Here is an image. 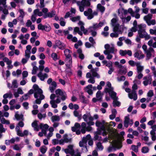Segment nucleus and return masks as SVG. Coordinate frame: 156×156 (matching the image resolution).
Masks as SVG:
<instances>
[{"mask_svg":"<svg viewBox=\"0 0 156 156\" xmlns=\"http://www.w3.org/2000/svg\"><path fill=\"white\" fill-rule=\"evenodd\" d=\"M118 20L113 18L111 20V25L113 27V31H118L119 33L122 34L125 29H126L124 24L120 26L118 22Z\"/></svg>","mask_w":156,"mask_h":156,"instance_id":"nucleus-1","label":"nucleus"},{"mask_svg":"<svg viewBox=\"0 0 156 156\" xmlns=\"http://www.w3.org/2000/svg\"><path fill=\"white\" fill-rule=\"evenodd\" d=\"M138 32L139 37L141 38H145V40L150 38V37L146 31L145 28L146 25L145 24H141L138 25Z\"/></svg>","mask_w":156,"mask_h":156,"instance_id":"nucleus-2","label":"nucleus"},{"mask_svg":"<svg viewBox=\"0 0 156 156\" xmlns=\"http://www.w3.org/2000/svg\"><path fill=\"white\" fill-rule=\"evenodd\" d=\"M33 88L34 89V97L37 98L36 99L42 100L44 98V96L43 94V91L38 86L37 84H34L33 86Z\"/></svg>","mask_w":156,"mask_h":156,"instance_id":"nucleus-3","label":"nucleus"},{"mask_svg":"<svg viewBox=\"0 0 156 156\" xmlns=\"http://www.w3.org/2000/svg\"><path fill=\"white\" fill-rule=\"evenodd\" d=\"M73 147V145H69L68 146L67 148H63L62 150L67 154L69 153L71 156H81L80 152L78 151L75 152Z\"/></svg>","mask_w":156,"mask_h":156,"instance_id":"nucleus-4","label":"nucleus"},{"mask_svg":"<svg viewBox=\"0 0 156 156\" xmlns=\"http://www.w3.org/2000/svg\"><path fill=\"white\" fill-rule=\"evenodd\" d=\"M93 121L89 120L87 122V124L89 125L86 126L87 125L85 122H82L81 126V132L83 134L85 133L86 131H91L92 128L90 126L93 125L94 123L93 122Z\"/></svg>","mask_w":156,"mask_h":156,"instance_id":"nucleus-5","label":"nucleus"},{"mask_svg":"<svg viewBox=\"0 0 156 156\" xmlns=\"http://www.w3.org/2000/svg\"><path fill=\"white\" fill-rule=\"evenodd\" d=\"M56 97V95L55 94H52L50 96V98L51 100L50 102V104L51 105V107L54 108L57 107V104L61 102V99L59 98H57L56 100H54Z\"/></svg>","mask_w":156,"mask_h":156,"instance_id":"nucleus-6","label":"nucleus"},{"mask_svg":"<svg viewBox=\"0 0 156 156\" xmlns=\"http://www.w3.org/2000/svg\"><path fill=\"white\" fill-rule=\"evenodd\" d=\"M122 145L121 143L119 142V140H114L112 142L110 145L107 149V151L108 152H112L114 148H117L119 149L121 148Z\"/></svg>","mask_w":156,"mask_h":156,"instance_id":"nucleus-7","label":"nucleus"},{"mask_svg":"<svg viewBox=\"0 0 156 156\" xmlns=\"http://www.w3.org/2000/svg\"><path fill=\"white\" fill-rule=\"evenodd\" d=\"M90 2L88 0H82L77 2V5L79 7L80 11L83 12L84 10V7L90 6Z\"/></svg>","mask_w":156,"mask_h":156,"instance_id":"nucleus-8","label":"nucleus"},{"mask_svg":"<svg viewBox=\"0 0 156 156\" xmlns=\"http://www.w3.org/2000/svg\"><path fill=\"white\" fill-rule=\"evenodd\" d=\"M84 14L85 16H87L88 20H91L94 16L97 15L98 12L96 11H94L93 12L92 9L90 8H89L87 10L84 11Z\"/></svg>","mask_w":156,"mask_h":156,"instance_id":"nucleus-9","label":"nucleus"},{"mask_svg":"<svg viewBox=\"0 0 156 156\" xmlns=\"http://www.w3.org/2000/svg\"><path fill=\"white\" fill-rule=\"evenodd\" d=\"M43 65H40L39 66L40 72L37 74V76L41 81H44L45 78L48 77V75L46 73H43L42 71L44 69Z\"/></svg>","mask_w":156,"mask_h":156,"instance_id":"nucleus-10","label":"nucleus"},{"mask_svg":"<svg viewBox=\"0 0 156 156\" xmlns=\"http://www.w3.org/2000/svg\"><path fill=\"white\" fill-rule=\"evenodd\" d=\"M55 93L57 98L61 97V100L65 101L66 99L67 95L66 93L62 90L58 89L55 91Z\"/></svg>","mask_w":156,"mask_h":156,"instance_id":"nucleus-11","label":"nucleus"},{"mask_svg":"<svg viewBox=\"0 0 156 156\" xmlns=\"http://www.w3.org/2000/svg\"><path fill=\"white\" fill-rule=\"evenodd\" d=\"M106 122L104 121H103L102 122L97 121L95 123L97 126L100 127L101 129L103 131L102 134L103 136L106 135L108 133V132H107L106 129L105 123Z\"/></svg>","mask_w":156,"mask_h":156,"instance_id":"nucleus-12","label":"nucleus"},{"mask_svg":"<svg viewBox=\"0 0 156 156\" xmlns=\"http://www.w3.org/2000/svg\"><path fill=\"white\" fill-rule=\"evenodd\" d=\"M90 138V134L87 135L86 137H83L81 141L79 143V146L80 147H83L86 150L87 148L86 147L87 143L88 140Z\"/></svg>","mask_w":156,"mask_h":156,"instance_id":"nucleus-13","label":"nucleus"},{"mask_svg":"<svg viewBox=\"0 0 156 156\" xmlns=\"http://www.w3.org/2000/svg\"><path fill=\"white\" fill-rule=\"evenodd\" d=\"M37 28L39 30H45L47 32L49 31L51 29V28L49 25H44L41 23H40L38 25Z\"/></svg>","mask_w":156,"mask_h":156,"instance_id":"nucleus-14","label":"nucleus"},{"mask_svg":"<svg viewBox=\"0 0 156 156\" xmlns=\"http://www.w3.org/2000/svg\"><path fill=\"white\" fill-rule=\"evenodd\" d=\"M53 48L55 49L57 47H58L61 49H64L66 47L65 45L59 41H56L55 44L53 45Z\"/></svg>","mask_w":156,"mask_h":156,"instance_id":"nucleus-15","label":"nucleus"},{"mask_svg":"<svg viewBox=\"0 0 156 156\" xmlns=\"http://www.w3.org/2000/svg\"><path fill=\"white\" fill-rule=\"evenodd\" d=\"M106 23L105 20H103L102 22H100L98 24H94L92 27H90L89 29L92 30V29H96L100 28L102 27L104 24Z\"/></svg>","mask_w":156,"mask_h":156,"instance_id":"nucleus-16","label":"nucleus"},{"mask_svg":"<svg viewBox=\"0 0 156 156\" xmlns=\"http://www.w3.org/2000/svg\"><path fill=\"white\" fill-rule=\"evenodd\" d=\"M82 118L85 122H87L89 120L93 121V116L89 112H87L83 116Z\"/></svg>","mask_w":156,"mask_h":156,"instance_id":"nucleus-17","label":"nucleus"},{"mask_svg":"<svg viewBox=\"0 0 156 156\" xmlns=\"http://www.w3.org/2000/svg\"><path fill=\"white\" fill-rule=\"evenodd\" d=\"M120 55L122 56H124L127 55L129 56H131L132 55V51L129 50H120L119 51Z\"/></svg>","mask_w":156,"mask_h":156,"instance_id":"nucleus-18","label":"nucleus"},{"mask_svg":"<svg viewBox=\"0 0 156 156\" xmlns=\"http://www.w3.org/2000/svg\"><path fill=\"white\" fill-rule=\"evenodd\" d=\"M115 65L117 66L120 69V71L123 74H125L126 72V67H125L122 66L121 64H120L119 62H115Z\"/></svg>","mask_w":156,"mask_h":156,"instance_id":"nucleus-19","label":"nucleus"},{"mask_svg":"<svg viewBox=\"0 0 156 156\" xmlns=\"http://www.w3.org/2000/svg\"><path fill=\"white\" fill-rule=\"evenodd\" d=\"M133 124V120H130L128 116H126L125 117V120L124 122V125L125 127H127L129 124L132 125Z\"/></svg>","mask_w":156,"mask_h":156,"instance_id":"nucleus-20","label":"nucleus"},{"mask_svg":"<svg viewBox=\"0 0 156 156\" xmlns=\"http://www.w3.org/2000/svg\"><path fill=\"white\" fill-rule=\"evenodd\" d=\"M143 79L144 80L143 82L144 86H146L148 84H151L152 78L151 76L149 75L146 76Z\"/></svg>","mask_w":156,"mask_h":156,"instance_id":"nucleus-21","label":"nucleus"},{"mask_svg":"<svg viewBox=\"0 0 156 156\" xmlns=\"http://www.w3.org/2000/svg\"><path fill=\"white\" fill-rule=\"evenodd\" d=\"M49 126L48 124L41 123L40 125V127L41 129L42 132L44 135L46 136L47 131L49 128Z\"/></svg>","mask_w":156,"mask_h":156,"instance_id":"nucleus-22","label":"nucleus"},{"mask_svg":"<svg viewBox=\"0 0 156 156\" xmlns=\"http://www.w3.org/2000/svg\"><path fill=\"white\" fill-rule=\"evenodd\" d=\"M105 126L107 132H108L110 130V128H112L115 126L116 125V123L114 122L111 121L109 123L106 122Z\"/></svg>","mask_w":156,"mask_h":156,"instance_id":"nucleus-23","label":"nucleus"},{"mask_svg":"<svg viewBox=\"0 0 156 156\" xmlns=\"http://www.w3.org/2000/svg\"><path fill=\"white\" fill-rule=\"evenodd\" d=\"M105 92H108L111 97L114 100L117 99L118 97L116 96V93L112 90L109 91L107 88L105 89Z\"/></svg>","mask_w":156,"mask_h":156,"instance_id":"nucleus-24","label":"nucleus"},{"mask_svg":"<svg viewBox=\"0 0 156 156\" xmlns=\"http://www.w3.org/2000/svg\"><path fill=\"white\" fill-rule=\"evenodd\" d=\"M128 97L131 99H133L135 101L137 99V95L136 91L135 90H132L131 93L128 94Z\"/></svg>","mask_w":156,"mask_h":156,"instance_id":"nucleus-25","label":"nucleus"},{"mask_svg":"<svg viewBox=\"0 0 156 156\" xmlns=\"http://www.w3.org/2000/svg\"><path fill=\"white\" fill-rule=\"evenodd\" d=\"M154 52V50L152 48H149L147 51H146L145 53L146 54V60H148L150 58L152 55L151 53Z\"/></svg>","mask_w":156,"mask_h":156,"instance_id":"nucleus-26","label":"nucleus"},{"mask_svg":"<svg viewBox=\"0 0 156 156\" xmlns=\"http://www.w3.org/2000/svg\"><path fill=\"white\" fill-rule=\"evenodd\" d=\"M57 87V83L55 81H53L52 83L49 85V90L51 93L54 92Z\"/></svg>","mask_w":156,"mask_h":156,"instance_id":"nucleus-27","label":"nucleus"},{"mask_svg":"<svg viewBox=\"0 0 156 156\" xmlns=\"http://www.w3.org/2000/svg\"><path fill=\"white\" fill-rule=\"evenodd\" d=\"M93 86L92 85H89L86 86L84 88L85 90L89 94L92 95L93 94L92 88Z\"/></svg>","mask_w":156,"mask_h":156,"instance_id":"nucleus-28","label":"nucleus"},{"mask_svg":"<svg viewBox=\"0 0 156 156\" xmlns=\"http://www.w3.org/2000/svg\"><path fill=\"white\" fill-rule=\"evenodd\" d=\"M134 57L137 58L139 59L143 58L144 57V55L141 52L139 51L135 52L134 54Z\"/></svg>","mask_w":156,"mask_h":156,"instance_id":"nucleus-29","label":"nucleus"},{"mask_svg":"<svg viewBox=\"0 0 156 156\" xmlns=\"http://www.w3.org/2000/svg\"><path fill=\"white\" fill-rule=\"evenodd\" d=\"M78 24L80 26L81 30L83 32L84 34H86L87 32V30L84 28V23L82 21H79Z\"/></svg>","mask_w":156,"mask_h":156,"instance_id":"nucleus-30","label":"nucleus"},{"mask_svg":"<svg viewBox=\"0 0 156 156\" xmlns=\"http://www.w3.org/2000/svg\"><path fill=\"white\" fill-rule=\"evenodd\" d=\"M66 66L68 68H70L71 67L72 62V57L66 58Z\"/></svg>","mask_w":156,"mask_h":156,"instance_id":"nucleus-31","label":"nucleus"},{"mask_svg":"<svg viewBox=\"0 0 156 156\" xmlns=\"http://www.w3.org/2000/svg\"><path fill=\"white\" fill-rule=\"evenodd\" d=\"M98 70V68H96L95 69H92L91 70V71L92 73V75L93 77H96L98 78H100V75L96 72V71Z\"/></svg>","mask_w":156,"mask_h":156,"instance_id":"nucleus-32","label":"nucleus"},{"mask_svg":"<svg viewBox=\"0 0 156 156\" xmlns=\"http://www.w3.org/2000/svg\"><path fill=\"white\" fill-rule=\"evenodd\" d=\"M136 69L137 73H141L144 69V66H142L140 62H137L136 64Z\"/></svg>","mask_w":156,"mask_h":156,"instance_id":"nucleus-33","label":"nucleus"},{"mask_svg":"<svg viewBox=\"0 0 156 156\" xmlns=\"http://www.w3.org/2000/svg\"><path fill=\"white\" fill-rule=\"evenodd\" d=\"M55 15V12L54 11H52L50 12H48L47 14L43 16V17L44 18H46L47 17L51 18L54 16Z\"/></svg>","mask_w":156,"mask_h":156,"instance_id":"nucleus-34","label":"nucleus"},{"mask_svg":"<svg viewBox=\"0 0 156 156\" xmlns=\"http://www.w3.org/2000/svg\"><path fill=\"white\" fill-rule=\"evenodd\" d=\"M7 7V5L3 6V7L0 6V11H2L4 14L6 15H7L9 13Z\"/></svg>","mask_w":156,"mask_h":156,"instance_id":"nucleus-35","label":"nucleus"},{"mask_svg":"<svg viewBox=\"0 0 156 156\" xmlns=\"http://www.w3.org/2000/svg\"><path fill=\"white\" fill-rule=\"evenodd\" d=\"M36 62H34L33 63H32V65L33 66V69L32 71V73H31L33 75L35 74L37 72V71L38 70V68L35 66V65H34V64L35 65H36Z\"/></svg>","mask_w":156,"mask_h":156,"instance_id":"nucleus-36","label":"nucleus"},{"mask_svg":"<svg viewBox=\"0 0 156 156\" xmlns=\"http://www.w3.org/2000/svg\"><path fill=\"white\" fill-rule=\"evenodd\" d=\"M97 10L99 11L102 13H103L105 10V7L102 6L100 4H98L97 5Z\"/></svg>","mask_w":156,"mask_h":156,"instance_id":"nucleus-37","label":"nucleus"},{"mask_svg":"<svg viewBox=\"0 0 156 156\" xmlns=\"http://www.w3.org/2000/svg\"><path fill=\"white\" fill-rule=\"evenodd\" d=\"M96 149L98 151H102L104 147L102 145L101 143L100 142H98L96 143Z\"/></svg>","mask_w":156,"mask_h":156,"instance_id":"nucleus-38","label":"nucleus"},{"mask_svg":"<svg viewBox=\"0 0 156 156\" xmlns=\"http://www.w3.org/2000/svg\"><path fill=\"white\" fill-rule=\"evenodd\" d=\"M152 15L151 14H149L144 16V19L146 21L147 23H148L152 18Z\"/></svg>","mask_w":156,"mask_h":156,"instance_id":"nucleus-39","label":"nucleus"},{"mask_svg":"<svg viewBox=\"0 0 156 156\" xmlns=\"http://www.w3.org/2000/svg\"><path fill=\"white\" fill-rule=\"evenodd\" d=\"M41 103L40 100L38 99H36V100L33 102V107L34 109H36L38 108V106L37 104L39 105Z\"/></svg>","mask_w":156,"mask_h":156,"instance_id":"nucleus-40","label":"nucleus"},{"mask_svg":"<svg viewBox=\"0 0 156 156\" xmlns=\"http://www.w3.org/2000/svg\"><path fill=\"white\" fill-rule=\"evenodd\" d=\"M3 117V116H0V121H1V124H10V122L9 120H6L5 118L3 117Z\"/></svg>","mask_w":156,"mask_h":156,"instance_id":"nucleus-41","label":"nucleus"},{"mask_svg":"<svg viewBox=\"0 0 156 156\" xmlns=\"http://www.w3.org/2000/svg\"><path fill=\"white\" fill-rule=\"evenodd\" d=\"M32 126L34 128V130L36 131H38L39 127L38 126L37 122L36 121H34L32 124Z\"/></svg>","mask_w":156,"mask_h":156,"instance_id":"nucleus-42","label":"nucleus"},{"mask_svg":"<svg viewBox=\"0 0 156 156\" xmlns=\"http://www.w3.org/2000/svg\"><path fill=\"white\" fill-rule=\"evenodd\" d=\"M122 23V24L128 22L131 19V17L130 16H127L126 18L124 17H121Z\"/></svg>","mask_w":156,"mask_h":156,"instance_id":"nucleus-43","label":"nucleus"},{"mask_svg":"<svg viewBox=\"0 0 156 156\" xmlns=\"http://www.w3.org/2000/svg\"><path fill=\"white\" fill-rule=\"evenodd\" d=\"M16 131L17 132V135L20 136H23V134L22 131L20 130V128L18 126H16Z\"/></svg>","mask_w":156,"mask_h":156,"instance_id":"nucleus-44","label":"nucleus"},{"mask_svg":"<svg viewBox=\"0 0 156 156\" xmlns=\"http://www.w3.org/2000/svg\"><path fill=\"white\" fill-rule=\"evenodd\" d=\"M73 114L75 117H77L79 120L81 119V114H80L79 112L76 110H75L73 111Z\"/></svg>","mask_w":156,"mask_h":156,"instance_id":"nucleus-45","label":"nucleus"},{"mask_svg":"<svg viewBox=\"0 0 156 156\" xmlns=\"http://www.w3.org/2000/svg\"><path fill=\"white\" fill-rule=\"evenodd\" d=\"M104 53L105 55H107L106 58L108 59H111L113 57V56L110 54V53L108 52V50H107L104 51Z\"/></svg>","mask_w":156,"mask_h":156,"instance_id":"nucleus-46","label":"nucleus"},{"mask_svg":"<svg viewBox=\"0 0 156 156\" xmlns=\"http://www.w3.org/2000/svg\"><path fill=\"white\" fill-rule=\"evenodd\" d=\"M103 95V94L101 93L100 91H98L96 94V97L98 100H101Z\"/></svg>","mask_w":156,"mask_h":156,"instance_id":"nucleus-47","label":"nucleus"},{"mask_svg":"<svg viewBox=\"0 0 156 156\" xmlns=\"http://www.w3.org/2000/svg\"><path fill=\"white\" fill-rule=\"evenodd\" d=\"M34 14L36 16L37 15L39 16H43V13L41 11H40L39 9H36L34 11Z\"/></svg>","mask_w":156,"mask_h":156,"instance_id":"nucleus-48","label":"nucleus"},{"mask_svg":"<svg viewBox=\"0 0 156 156\" xmlns=\"http://www.w3.org/2000/svg\"><path fill=\"white\" fill-rule=\"evenodd\" d=\"M18 112H16L15 113V116L16 119L17 120L20 119L23 120V115L22 114L20 115L18 114Z\"/></svg>","mask_w":156,"mask_h":156,"instance_id":"nucleus-49","label":"nucleus"},{"mask_svg":"<svg viewBox=\"0 0 156 156\" xmlns=\"http://www.w3.org/2000/svg\"><path fill=\"white\" fill-rule=\"evenodd\" d=\"M12 97V94L11 92L5 94L3 95V98L7 99V98H11Z\"/></svg>","mask_w":156,"mask_h":156,"instance_id":"nucleus-50","label":"nucleus"},{"mask_svg":"<svg viewBox=\"0 0 156 156\" xmlns=\"http://www.w3.org/2000/svg\"><path fill=\"white\" fill-rule=\"evenodd\" d=\"M64 53L66 58L71 57L70 54L71 51L68 49H66L64 51Z\"/></svg>","mask_w":156,"mask_h":156,"instance_id":"nucleus-51","label":"nucleus"},{"mask_svg":"<svg viewBox=\"0 0 156 156\" xmlns=\"http://www.w3.org/2000/svg\"><path fill=\"white\" fill-rule=\"evenodd\" d=\"M60 118L59 116L55 115L52 116L51 120L52 122L58 121L60 120Z\"/></svg>","mask_w":156,"mask_h":156,"instance_id":"nucleus-52","label":"nucleus"},{"mask_svg":"<svg viewBox=\"0 0 156 156\" xmlns=\"http://www.w3.org/2000/svg\"><path fill=\"white\" fill-rule=\"evenodd\" d=\"M114 32V33H111L110 34V36L112 38L117 37L119 36V34H121L120 33H119L118 31H115Z\"/></svg>","mask_w":156,"mask_h":156,"instance_id":"nucleus-53","label":"nucleus"},{"mask_svg":"<svg viewBox=\"0 0 156 156\" xmlns=\"http://www.w3.org/2000/svg\"><path fill=\"white\" fill-rule=\"evenodd\" d=\"M77 52L79 54V58L82 59H83L84 58V55L82 53V51L81 49H78L77 50Z\"/></svg>","mask_w":156,"mask_h":156,"instance_id":"nucleus-54","label":"nucleus"},{"mask_svg":"<svg viewBox=\"0 0 156 156\" xmlns=\"http://www.w3.org/2000/svg\"><path fill=\"white\" fill-rule=\"evenodd\" d=\"M150 33L151 34L156 35V26L153 27V29H150L149 30Z\"/></svg>","mask_w":156,"mask_h":156,"instance_id":"nucleus-55","label":"nucleus"},{"mask_svg":"<svg viewBox=\"0 0 156 156\" xmlns=\"http://www.w3.org/2000/svg\"><path fill=\"white\" fill-rule=\"evenodd\" d=\"M156 40V37H154L152 39L150 40L148 42L147 44L148 45L150 46H152L154 42V41H155Z\"/></svg>","mask_w":156,"mask_h":156,"instance_id":"nucleus-56","label":"nucleus"},{"mask_svg":"<svg viewBox=\"0 0 156 156\" xmlns=\"http://www.w3.org/2000/svg\"><path fill=\"white\" fill-rule=\"evenodd\" d=\"M47 149V147L45 146H43L40 148V151L41 153L44 154L46 152Z\"/></svg>","mask_w":156,"mask_h":156,"instance_id":"nucleus-57","label":"nucleus"},{"mask_svg":"<svg viewBox=\"0 0 156 156\" xmlns=\"http://www.w3.org/2000/svg\"><path fill=\"white\" fill-rule=\"evenodd\" d=\"M22 147L20 146V145L15 144L13 146V149L16 151L20 150Z\"/></svg>","mask_w":156,"mask_h":156,"instance_id":"nucleus-58","label":"nucleus"},{"mask_svg":"<svg viewBox=\"0 0 156 156\" xmlns=\"http://www.w3.org/2000/svg\"><path fill=\"white\" fill-rule=\"evenodd\" d=\"M155 132L153 131H151L150 134L151 136V139L152 140L155 141L156 140V136H155Z\"/></svg>","mask_w":156,"mask_h":156,"instance_id":"nucleus-59","label":"nucleus"},{"mask_svg":"<svg viewBox=\"0 0 156 156\" xmlns=\"http://www.w3.org/2000/svg\"><path fill=\"white\" fill-rule=\"evenodd\" d=\"M149 148L147 147H143L141 149V152L143 153H146L148 152Z\"/></svg>","mask_w":156,"mask_h":156,"instance_id":"nucleus-60","label":"nucleus"},{"mask_svg":"<svg viewBox=\"0 0 156 156\" xmlns=\"http://www.w3.org/2000/svg\"><path fill=\"white\" fill-rule=\"evenodd\" d=\"M3 60L8 65H10L12 63V61L6 57L4 58H3Z\"/></svg>","mask_w":156,"mask_h":156,"instance_id":"nucleus-61","label":"nucleus"},{"mask_svg":"<svg viewBox=\"0 0 156 156\" xmlns=\"http://www.w3.org/2000/svg\"><path fill=\"white\" fill-rule=\"evenodd\" d=\"M108 52L112 53H114L115 51V48L113 44H112L108 50Z\"/></svg>","mask_w":156,"mask_h":156,"instance_id":"nucleus-62","label":"nucleus"},{"mask_svg":"<svg viewBox=\"0 0 156 156\" xmlns=\"http://www.w3.org/2000/svg\"><path fill=\"white\" fill-rule=\"evenodd\" d=\"M148 26H150L151 25H154L156 23V22L155 20L153 19L150 20V21L147 23Z\"/></svg>","mask_w":156,"mask_h":156,"instance_id":"nucleus-63","label":"nucleus"},{"mask_svg":"<svg viewBox=\"0 0 156 156\" xmlns=\"http://www.w3.org/2000/svg\"><path fill=\"white\" fill-rule=\"evenodd\" d=\"M113 106L114 107L119 106L120 105L119 102L117 101V99L114 100L113 102Z\"/></svg>","mask_w":156,"mask_h":156,"instance_id":"nucleus-64","label":"nucleus"}]
</instances>
